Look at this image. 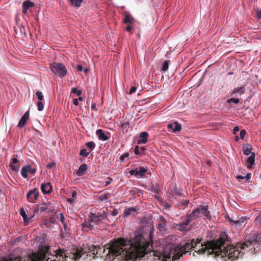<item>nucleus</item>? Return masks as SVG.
<instances>
[{"instance_id": "nucleus-43", "label": "nucleus", "mask_w": 261, "mask_h": 261, "mask_svg": "<svg viewBox=\"0 0 261 261\" xmlns=\"http://www.w3.org/2000/svg\"><path fill=\"white\" fill-rule=\"evenodd\" d=\"M128 156H129V154L128 153H125L121 155L120 156L119 159L121 162H123L124 161L125 159L128 158Z\"/></svg>"}, {"instance_id": "nucleus-48", "label": "nucleus", "mask_w": 261, "mask_h": 261, "mask_svg": "<svg viewBox=\"0 0 261 261\" xmlns=\"http://www.w3.org/2000/svg\"><path fill=\"white\" fill-rule=\"evenodd\" d=\"M55 163L54 162H49L47 165V167L48 168L51 169L53 168L55 166Z\"/></svg>"}, {"instance_id": "nucleus-20", "label": "nucleus", "mask_w": 261, "mask_h": 261, "mask_svg": "<svg viewBox=\"0 0 261 261\" xmlns=\"http://www.w3.org/2000/svg\"><path fill=\"white\" fill-rule=\"evenodd\" d=\"M87 166L85 164H82L77 171L76 172V175L79 176L84 175L87 173Z\"/></svg>"}, {"instance_id": "nucleus-58", "label": "nucleus", "mask_w": 261, "mask_h": 261, "mask_svg": "<svg viewBox=\"0 0 261 261\" xmlns=\"http://www.w3.org/2000/svg\"><path fill=\"white\" fill-rule=\"evenodd\" d=\"M244 178H245V177L243 176L242 175H238L237 176V179H244Z\"/></svg>"}, {"instance_id": "nucleus-27", "label": "nucleus", "mask_w": 261, "mask_h": 261, "mask_svg": "<svg viewBox=\"0 0 261 261\" xmlns=\"http://www.w3.org/2000/svg\"><path fill=\"white\" fill-rule=\"evenodd\" d=\"M144 150H145V149L144 147L140 148L139 146H136L134 149V152L137 155L143 154V151Z\"/></svg>"}, {"instance_id": "nucleus-39", "label": "nucleus", "mask_w": 261, "mask_h": 261, "mask_svg": "<svg viewBox=\"0 0 261 261\" xmlns=\"http://www.w3.org/2000/svg\"><path fill=\"white\" fill-rule=\"evenodd\" d=\"M58 219H59L60 221L63 223L65 229H66V225L65 223V218L63 215V213H60V217H58Z\"/></svg>"}, {"instance_id": "nucleus-23", "label": "nucleus", "mask_w": 261, "mask_h": 261, "mask_svg": "<svg viewBox=\"0 0 261 261\" xmlns=\"http://www.w3.org/2000/svg\"><path fill=\"white\" fill-rule=\"evenodd\" d=\"M255 154L254 152H252L250 156L247 158V162L249 165L247 166L249 169H251L253 165L254 164Z\"/></svg>"}, {"instance_id": "nucleus-36", "label": "nucleus", "mask_w": 261, "mask_h": 261, "mask_svg": "<svg viewBox=\"0 0 261 261\" xmlns=\"http://www.w3.org/2000/svg\"><path fill=\"white\" fill-rule=\"evenodd\" d=\"M89 153L87 151L86 149H83L80 150V155L84 157H87Z\"/></svg>"}, {"instance_id": "nucleus-44", "label": "nucleus", "mask_w": 261, "mask_h": 261, "mask_svg": "<svg viewBox=\"0 0 261 261\" xmlns=\"http://www.w3.org/2000/svg\"><path fill=\"white\" fill-rule=\"evenodd\" d=\"M56 219H57V217H56V216L55 215L51 216L49 218V222H50V224H53V223H55V222L56 221Z\"/></svg>"}, {"instance_id": "nucleus-38", "label": "nucleus", "mask_w": 261, "mask_h": 261, "mask_svg": "<svg viewBox=\"0 0 261 261\" xmlns=\"http://www.w3.org/2000/svg\"><path fill=\"white\" fill-rule=\"evenodd\" d=\"M169 68V64L167 61H166L163 65V67L162 68V70L164 72H166L168 70Z\"/></svg>"}, {"instance_id": "nucleus-54", "label": "nucleus", "mask_w": 261, "mask_h": 261, "mask_svg": "<svg viewBox=\"0 0 261 261\" xmlns=\"http://www.w3.org/2000/svg\"><path fill=\"white\" fill-rule=\"evenodd\" d=\"M251 175V173H247V175L245 176H244L246 180H249L250 179Z\"/></svg>"}, {"instance_id": "nucleus-9", "label": "nucleus", "mask_w": 261, "mask_h": 261, "mask_svg": "<svg viewBox=\"0 0 261 261\" xmlns=\"http://www.w3.org/2000/svg\"><path fill=\"white\" fill-rule=\"evenodd\" d=\"M198 217V216H197ZM196 216L195 213H190L187 215L185 221L182 222L178 224H176L175 228L180 231H184L186 229L187 226L190 224V222L196 219Z\"/></svg>"}, {"instance_id": "nucleus-26", "label": "nucleus", "mask_w": 261, "mask_h": 261, "mask_svg": "<svg viewBox=\"0 0 261 261\" xmlns=\"http://www.w3.org/2000/svg\"><path fill=\"white\" fill-rule=\"evenodd\" d=\"M33 6V3L29 1H25L22 4V12L23 13H27L28 9Z\"/></svg>"}, {"instance_id": "nucleus-31", "label": "nucleus", "mask_w": 261, "mask_h": 261, "mask_svg": "<svg viewBox=\"0 0 261 261\" xmlns=\"http://www.w3.org/2000/svg\"><path fill=\"white\" fill-rule=\"evenodd\" d=\"M71 196L72 197L71 198H68L67 199V201L68 202H69V203H72L73 201H74L75 200V197H76L77 196V193L75 191H73L71 193Z\"/></svg>"}, {"instance_id": "nucleus-28", "label": "nucleus", "mask_w": 261, "mask_h": 261, "mask_svg": "<svg viewBox=\"0 0 261 261\" xmlns=\"http://www.w3.org/2000/svg\"><path fill=\"white\" fill-rule=\"evenodd\" d=\"M47 209H48V208L47 203H42L38 205V210L40 211L41 212H47Z\"/></svg>"}, {"instance_id": "nucleus-62", "label": "nucleus", "mask_w": 261, "mask_h": 261, "mask_svg": "<svg viewBox=\"0 0 261 261\" xmlns=\"http://www.w3.org/2000/svg\"><path fill=\"white\" fill-rule=\"evenodd\" d=\"M130 213H124V217H128Z\"/></svg>"}, {"instance_id": "nucleus-11", "label": "nucleus", "mask_w": 261, "mask_h": 261, "mask_svg": "<svg viewBox=\"0 0 261 261\" xmlns=\"http://www.w3.org/2000/svg\"><path fill=\"white\" fill-rule=\"evenodd\" d=\"M39 192L38 189H34L30 190L27 194L28 200L30 202H34L35 200L38 198Z\"/></svg>"}, {"instance_id": "nucleus-35", "label": "nucleus", "mask_w": 261, "mask_h": 261, "mask_svg": "<svg viewBox=\"0 0 261 261\" xmlns=\"http://www.w3.org/2000/svg\"><path fill=\"white\" fill-rule=\"evenodd\" d=\"M227 102L228 103H230L231 102H233L234 103H238L239 102V99L238 98H236L234 97H232L231 98H229L227 100Z\"/></svg>"}, {"instance_id": "nucleus-34", "label": "nucleus", "mask_w": 261, "mask_h": 261, "mask_svg": "<svg viewBox=\"0 0 261 261\" xmlns=\"http://www.w3.org/2000/svg\"><path fill=\"white\" fill-rule=\"evenodd\" d=\"M71 92L73 93L76 94L77 96H80L82 92L81 90H78L76 88H72L71 89Z\"/></svg>"}, {"instance_id": "nucleus-21", "label": "nucleus", "mask_w": 261, "mask_h": 261, "mask_svg": "<svg viewBox=\"0 0 261 261\" xmlns=\"http://www.w3.org/2000/svg\"><path fill=\"white\" fill-rule=\"evenodd\" d=\"M20 214L25 225L29 224L30 220L34 216V214L32 215V213H20Z\"/></svg>"}, {"instance_id": "nucleus-47", "label": "nucleus", "mask_w": 261, "mask_h": 261, "mask_svg": "<svg viewBox=\"0 0 261 261\" xmlns=\"http://www.w3.org/2000/svg\"><path fill=\"white\" fill-rule=\"evenodd\" d=\"M43 224L46 225L47 227H49L50 225V223L49 219H44L43 221Z\"/></svg>"}, {"instance_id": "nucleus-52", "label": "nucleus", "mask_w": 261, "mask_h": 261, "mask_svg": "<svg viewBox=\"0 0 261 261\" xmlns=\"http://www.w3.org/2000/svg\"><path fill=\"white\" fill-rule=\"evenodd\" d=\"M256 16L258 19H261V10L257 11L256 13Z\"/></svg>"}, {"instance_id": "nucleus-4", "label": "nucleus", "mask_w": 261, "mask_h": 261, "mask_svg": "<svg viewBox=\"0 0 261 261\" xmlns=\"http://www.w3.org/2000/svg\"><path fill=\"white\" fill-rule=\"evenodd\" d=\"M152 240L149 241L150 248L149 247L147 248L143 255L137 257L134 259H126L125 261H135L138 259H140L141 257L145 255L146 261H171L170 259L171 258V254H170L169 253L167 255L165 253H162V252L158 251L152 250Z\"/></svg>"}, {"instance_id": "nucleus-41", "label": "nucleus", "mask_w": 261, "mask_h": 261, "mask_svg": "<svg viewBox=\"0 0 261 261\" xmlns=\"http://www.w3.org/2000/svg\"><path fill=\"white\" fill-rule=\"evenodd\" d=\"M37 105L38 111H41L43 110L44 108V106L43 103L41 101L37 102Z\"/></svg>"}, {"instance_id": "nucleus-15", "label": "nucleus", "mask_w": 261, "mask_h": 261, "mask_svg": "<svg viewBox=\"0 0 261 261\" xmlns=\"http://www.w3.org/2000/svg\"><path fill=\"white\" fill-rule=\"evenodd\" d=\"M246 92V88L245 86H241L234 88L231 92V95L234 96H239L244 94Z\"/></svg>"}, {"instance_id": "nucleus-12", "label": "nucleus", "mask_w": 261, "mask_h": 261, "mask_svg": "<svg viewBox=\"0 0 261 261\" xmlns=\"http://www.w3.org/2000/svg\"><path fill=\"white\" fill-rule=\"evenodd\" d=\"M238 213H236L237 214ZM226 217L228 218L229 220L236 225H240L243 223L246 220V218L244 217H240L236 215V216H232L231 218L229 217V216L227 215Z\"/></svg>"}, {"instance_id": "nucleus-40", "label": "nucleus", "mask_w": 261, "mask_h": 261, "mask_svg": "<svg viewBox=\"0 0 261 261\" xmlns=\"http://www.w3.org/2000/svg\"><path fill=\"white\" fill-rule=\"evenodd\" d=\"M36 95L40 101H41L43 99L44 96L41 92L39 91H37L36 93Z\"/></svg>"}, {"instance_id": "nucleus-49", "label": "nucleus", "mask_w": 261, "mask_h": 261, "mask_svg": "<svg viewBox=\"0 0 261 261\" xmlns=\"http://www.w3.org/2000/svg\"><path fill=\"white\" fill-rule=\"evenodd\" d=\"M136 89H137V88L136 87H135V86L132 87L129 90V93L130 94L134 93L136 91Z\"/></svg>"}, {"instance_id": "nucleus-64", "label": "nucleus", "mask_w": 261, "mask_h": 261, "mask_svg": "<svg viewBox=\"0 0 261 261\" xmlns=\"http://www.w3.org/2000/svg\"><path fill=\"white\" fill-rule=\"evenodd\" d=\"M20 212H25L24 210V208L23 207H21L20 209Z\"/></svg>"}, {"instance_id": "nucleus-2", "label": "nucleus", "mask_w": 261, "mask_h": 261, "mask_svg": "<svg viewBox=\"0 0 261 261\" xmlns=\"http://www.w3.org/2000/svg\"><path fill=\"white\" fill-rule=\"evenodd\" d=\"M229 240L226 232H221L219 238L201 243V240H194L193 255L195 253L199 254L214 255V257L221 256L226 261L227 259L234 261L240 254L233 246L228 245Z\"/></svg>"}, {"instance_id": "nucleus-46", "label": "nucleus", "mask_w": 261, "mask_h": 261, "mask_svg": "<svg viewBox=\"0 0 261 261\" xmlns=\"http://www.w3.org/2000/svg\"><path fill=\"white\" fill-rule=\"evenodd\" d=\"M246 134V131L245 129L241 130L240 132V136L241 139H244Z\"/></svg>"}, {"instance_id": "nucleus-7", "label": "nucleus", "mask_w": 261, "mask_h": 261, "mask_svg": "<svg viewBox=\"0 0 261 261\" xmlns=\"http://www.w3.org/2000/svg\"><path fill=\"white\" fill-rule=\"evenodd\" d=\"M89 218L85 220L83 226L92 228L95 224L98 225L102 222L107 217L106 213H90Z\"/></svg>"}, {"instance_id": "nucleus-16", "label": "nucleus", "mask_w": 261, "mask_h": 261, "mask_svg": "<svg viewBox=\"0 0 261 261\" xmlns=\"http://www.w3.org/2000/svg\"><path fill=\"white\" fill-rule=\"evenodd\" d=\"M41 189L43 194H49L52 191V187L49 182L42 183L41 185Z\"/></svg>"}, {"instance_id": "nucleus-1", "label": "nucleus", "mask_w": 261, "mask_h": 261, "mask_svg": "<svg viewBox=\"0 0 261 261\" xmlns=\"http://www.w3.org/2000/svg\"><path fill=\"white\" fill-rule=\"evenodd\" d=\"M89 253L90 256L92 254L93 258H106L107 261H112L116 257L125 261L137 257L134 255V252L129 249L126 240L120 238L104 246L88 245L84 249L72 246L67 250L59 248L53 251V253L49 246L41 245L37 251L23 258L12 253L8 256L1 257L0 261H66L67 258L76 261L82 255Z\"/></svg>"}, {"instance_id": "nucleus-51", "label": "nucleus", "mask_w": 261, "mask_h": 261, "mask_svg": "<svg viewBox=\"0 0 261 261\" xmlns=\"http://www.w3.org/2000/svg\"><path fill=\"white\" fill-rule=\"evenodd\" d=\"M100 199L101 200H105L107 199L108 197L106 194H102L99 196Z\"/></svg>"}, {"instance_id": "nucleus-50", "label": "nucleus", "mask_w": 261, "mask_h": 261, "mask_svg": "<svg viewBox=\"0 0 261 261\" xmlns=\"http://www.w3.org/2000/svg\"><path fill=\"white\" fill-rule=\"evenodd\" d=\"M239 127L238 126H236L233 128L232 132L234 135H236L237 133L239 131Z\"/></svg>"}, {"instance_id": "nucleus-25", "label": "nucleus", "mask_w": 261, "mask_h": 261, "mask_svg": "<svg viewBox=\"0 0 261 261\" xmlns=\"http://www.w3.org/2000/svg\"><path fill=\"white\" fill-rule=\"evenodd\" d=\"M252 150V147L250 144H246L243 147V153L245 155H248L251 154V150Z\"/></svg>"}, {"instance_id": "nucleus-30", "label": "nucleus", "mask_w": 261, "mask_h": 261, "mask_svg": "<svg viewBox=\"0 0 261 261\" xmlns=\"http://www.w3.org/2000/svg\"><path fill=\"white\" fill-rule=\"evenodd\" d=\"M133 18L130 16H129L128 15H126L123 19V22L125 23H133Z\"/></svg>"}, {"instance_id": "nucleus-61", "label": "nucleus", "mask_w": 261, "mask_h": 261, "mask_svg": "<svg viewBox=\"0 0 261 261\" xmlns=\"http://www.w3.org/2000/svg\"><path fill=\"white\" fill-rule=\"evenodd\" d=\"M165 207H166V208H168V207H170L171 206L170 204L169 203H166L165 204Z\"/></svg>"}, {"instance_id": "nucleus-53", "label": "nucleus", "mask_w": 261, "mask_h": 261, "mask_svg": "<svg viewBox=\"0 0 261 261\" xmlns=\"http://www.w3.org/2000/svg\"><path fill=\"white\" fill-rule=\"evenodd\" d=\"M73 104L77 106L79 105V99L77 98H74L73 100Z\"/></svg>"}, {"instance_id": "nucleus-42", "label": "nucleus", "mask_w": 261, "mask_h": 261, "mask_svg": "<svg viewBox=\"0 0 261 261\" xmlns=\"http://www.w3.org/2000/svg\"><path fill=\"white\" fill-rule=\"evenodd\" d=\"M139 207L138 206L136 207H129L127 209V211L126 212L129 213V212H132L134 211H139Z\"/></svg>"}, {"instance_id": "nucleus-29", "label": "nucleus", "mask_w": 261, "mask_h": 261, "mask_svg": "<svg viewBox=\"0 0 261 261\" xmlns=\"http://www.w3.org/2000/svg\"><path fill=\"white\" fill-rule=\"evenodd\" d=\"M70 1L72 5L76 7H79L81 5L83 0H70Z\"/></svg>"}, {"instance_id": "nucleus-59", "label": "nucleus", "mask_w": 261, "mask_h": 261, "mask_svg": "<svg viewBox=\"0 0 261 261\" xmlns=\"http://www.w3.org/2000/svg\"><path fill=\"white\" fill-rule=\"evenodd\" d=\"M36 172V169L35 168H31V170H30V172L29 173H34Z\"/></svg>"}, {"instance_id": "nucleus-5", "label": "nucleus", "mask_w": 261, "mask_h": 261, "mask_svg": "<svg viewBox=\"0 0 261 261\" xmlns=\"http://www.w3.org/2000/svg\"><path fill=\"white\" fill-rule=\"evenodd\" d=\"M261 244V231L259 233L253 232L246 235L245 237V241L239 242L236 246H233L236 250H238L240 254L235 259L239 257L241 251L239 249L242 250H250L252 248L251 246L255 245Z\"/></svg>"}, {"instance_id": "nucleus-13", "label": "nucleus", "mask_w": 261, "mask_h": 261, "mask_svg": "<svg viewBox=\"0 0 261 261\" xmlns=\"http://www.w3.org/2000/svg\"><path fill=\"white\" fill-rule=\"evenodd\" d=\"M18 160L16 155H13L11 159L10 166L11 169L15 172L18 171L20 166L18 164Z\"/></svg>"}, {"instance_id": "nucleus-8", "label": "nucleus", "mask_w": 261, "mask_h": 261, "mask_svg": "<svg viewBox=\"0 0 261 261\" xmlns=\"http://www.w3.org/2000/svg\"><path fill=\"white\" fill-rule=\"evenodd\" d=\"M50 68L53 72L60 77H64L67 73V69L63 63H53L50 64Z\"/></svg>"}, {"instance_id": "nucleus-56", "label": "nucleus", "mask_w": 261, "mask_h": 261, "mask_svg": "<svg viewBox=\"0 0 261 261\" xmlns=\"http://www.w3.org/2000/svg\"><path fill=\"white\" fill-rule=\"evenodd\" d=\"M112 180V178H109V180H107L106 182L105 186H107L109 185L111 183Z\"/></svg>"}, {"instance_id": "nucleus-32", "label": "nucleus", "mask_w": 261, "mask_h": 261, "mask_svg": "<svg viewBox=\"0 0 261 261\" xmlns=\"http://www.w3.org/2000/svg\"><path fill=\"white\" fill-rule=\"evenodd\" d=\"M86 146L89 148L91 150H93L95 148V144L94 142L91 141L86 143Z\"/></svg>"}, {"instance_id": "nucleus-63", "label": "nucleus", "mask_w": 261, "mask_h": 261, "mask_svg": "<svg viewBox=\"0 0 261 261\" xmlns=\"http://www.w3.org/2000/svg\"><path fill=\"white\" fill-rule=\"evenodd\" d=\"M92 108L94 110H96V105L95 104L92 105Z\"/></svg>"}, {"instance_id": "nucleus-3", "label": "nucleus", "mask_w": 261, "mask_h": 261, "mask_svg": "<svg viewBox=\"0 0 261 261\" xmlns=\"http://www.w3.org/2000/svg\"><path fill=\"white\" fill-rule=\"evenodd\" d=\"M140 224L141 227L134 231L133 237L126 240L129 249L136 257L141 256L147 248H150L149 241L152 240L153 228L151 218L143 217Z\"/></svg>"}, {"instance_id": "nucleus-14", "label": "nucleus", "mask_w": 261, "mask_h": 261, "mask_svg": "<svg viewBox=\"0 0 261 261\" xmlns=\"http://www.w3.org/2000/svg\"><path fill=\"white\" fill-rule=\"evenodd\" d=\"M30 116V111L29 110L27 111L22 116L20 120H19L17 127L19 128H22L25 126L27 123V121L29 118Z\"/></svg>"}, {"instance_id": "nucleus-60", "label": "nucleus", "mask_w": 261, "mask_h": 261, "mask_svg": "<svg viewBox=\"0 0 261 261\" xmlns=\"http://www.w3.org/2000/svg\"><path fill=\"white\" fill-rule=\"evenodd\" d=\"M152 191L154 192V193H157L158 191V189L156 188H153L152 190H151Z\"/></svg>"}, {"instance_id": "nucleus-19", "label": "nucleus", "mask_w": 261, "mask_h": 261, "mask_svg": "<svg viewBox=\"0 0 261 261\" xmlns=\"http://www.w3.org/2000/svg\"><path fill=\"white\" fill-rule=\"evenodd\" d=\"M168 128L172 129L173 132H179L181 129V125L177 122L169 124Z\"/></svg>"}, {"instance_id": "nucleus-17", "label": "nucleus", "mask_w": 261, "mask_h": 261, "mask_svg": "<svg viewBox=\"0 0 261 261\" xmlns=\"http://www.w3.org/2000/svg\"><path fill=\"white\" fill-rule=\"evenodd\" d=\"M148 134L146 132H142L140 134L139 139L137 141L138 144H145L147 141Z\"/></svg>"}, {"instance_id": "nucleus-18", "label": "nucleus", "mask_w": 261, "mask_h": 261, "mask_svg": "<svg viewBox=\"0 0 261 261\" xmlns=\"http://www.w3.org/2000/svg\"><path fill=\"white\" fill-rule=\"evenodd\" d=\"M96 134L99 140L105 141L109 139V137L105 134L103 130L101 129L96 130Z\"/></svg>"}, {"instance_id": "nucleus-55", "label": "nucleus", "mask_w": 261, "mask_h": 261, "mask_svg": "<svg viewBox=\"0 0 261 261\" xmlns=\"http://www.w3.org/2000/svg\"><path fill=\"white\" fill-rule=\"evenodd\" d=\"M77 69L79 71H83V66H82L81 65H78L77 66Z\"/></svg>"}, {"instance_id": "nucleus-24", "label": "nucleus", "mask_w": 261, "mask_h": 261, "mask_svg": "<svg viewBox=\"0 0 261 261\" xmlns=\"http://www.w3.org/2000/svg\"><path fill=\"white\" fill-rule=\"evenodd\" d=\"M208 206L206 204L200 205L195 210H193L192 212H209L208 211Z\"/></svg>"}, {"instance_id": "nucleus-22", "label": "nucleus", "mask_w": 261, "mask_h": 261, "mask_svg": "<svg viewBox=\"0 0 261 261\" xmlns=\"http://www.w3.org/2000/svg\"><path fill=\"white\" fill-rule=\"evenodd\" d=\"M31 170V166L30 165H27L23 166L21 171V174L22 176L24 178H27L28 177V173L30 172Z\"/></svg>"}, {"instance_id": "nucleus-33", "label": "nucleus", "mask_w": 261, "mask_h": 261, "mask_svg": "<svg viewBox=\"0 0 261 261\" xmlns=\"http://www.w3.org/2000/svg\"><path fill=\"white\" fill-rule=\"evenodd\" d=\"M188 200H184L181 202L179 206L182 209H184L185 207H187L189 204Z\"/></svg>"}, {"instance_id": "nucleus-57", "label": "nucleus", "mask_w": 261, "mask_h": 261, "mask_svg": "<svg viewBox=\"0 0 261 261\" xmlns=\"http://www.w3.org/2000/svg\"><path fill=\"white\" fill-rule=\"evenodd\" d=\"M126 30L128 32H130L132 30V27L130 25H127L126 28Z\"/></svg>"}, {"instance_id": "nucleus-10", "label": "nucleus", "mask_w": 261, "mask_h": 261, "mask_svg": "<svg viewBox=\"0 0 261 261\" xmlns=\"http://www.w3.org/2000/svg\"><path fill=\"white\" fill-rule=\"evenodd\" d=\"M147 169L146 166H139L136 169L129 170V173L137 178H143L146 177L145 173L147 172Z\"/></svg>"}, {"instance_id": "nucleus-45", "label": "nucleus", "mask_w": 261, "mask_h": 261, "mask_svg": "<svg viewBox=\"0 0 261 261\" xmlns=\"http://www.w3.org/2000/svg\"><path fill=\"white\" fill-rule=\"evenodd\" d=\"M121 127L122 129H127L129 127V123L128 122H123L121 124Z\"/></svg>"}, {"instance_id": "nucleus-37", "label": "nucleus", "mask_w": 261, "mask_h": 261, "mask_svg": "<svg viewBox=\"0 0 261 261\" xmlns=\"http://www.w3.org/2000/svg\"><path fill=\"white\" fill-rule=\"evenodd\" d=\"M47 205L48 208L47 210V212H54L55 211V207L52 205L51 203L48 202L47 203Z\"/></svg>"}, {"instance_id": "nucleus-6", "label": "nucleus", "mask_w": 261, "mask_h": 261, "mask_svg": "<svg viewBox=\"0 0 261 261\" xmlns=\"http://www.w3.org/2000/svg\"><path fill=\"white\" fill-rule=\"evenodd\" d=\"M193 244L194 239H192L190 242L186 243L185 245L179 248L178 250L171 248L170 254H171L172 261H175L178 259L183 254L189 252V254L191 255L192 251L190 250L193 249Z\"/></svg>"}]
</instances>
